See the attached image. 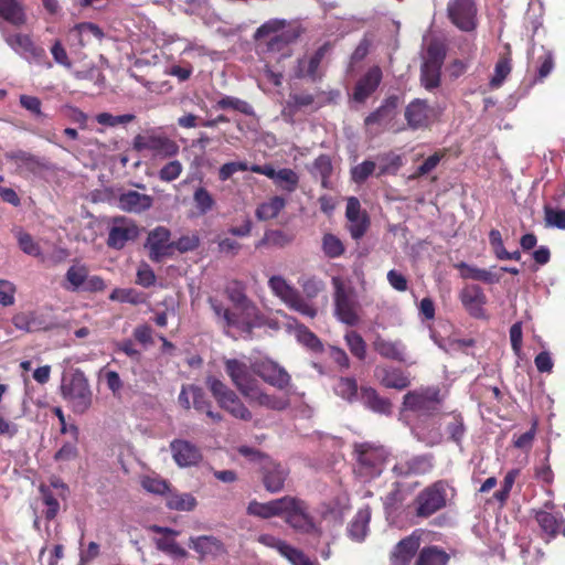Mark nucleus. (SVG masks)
<instances>
[{
  "label": "nucleus",
  "instance_id": "nucleus-1",
  "mask_svg": "<svg viewBox=\"0 0 565 565\" xmlns=\"http://www.w3.org/2000/svg\"><path fill=\"white\" fill-rule=\"evenodd\" d=\"M225 372L241 394L252 404L281 412L289 407L287 397L266 393L254 377V362L249 359H226Z\"/></svg>",
  "mask_w": 565,
  "mask_h": 565
},
{
  "label": "nucleus",
  "instance_id": "nucleus-2",
  "mask_svg": "<svg viewBox=\"0 0 565 565\" xmlns=\"http://www.w3.org/2000/svg\"><path fill=\"white\" fill-rule=\"evenodd\" d=\"M297 33L287 25L284 19H271L262 24L255 32V39L266 41V51L279 55L278 61L291 56L290 44L296 40Z\"/></svg>",
  "mask_w": 565,
  "mask_h": 565
},
{
  "label": "nucleus",
  "instance_id": "nucleus-3",
  "mask_svg": "<svg viewBox=\"0 0 565 565\" xmlns=\"http://www.w3.org/2000/svg\"><path fill=\"white\" fill-rule=\"evenodd\" d=\"M210 305L214 315L225 328L249 333L263 323L259 310L252 301L232 310L224 308L220 301L212 298Z\"/></svg>",
  "mask_w": 565,
  "mask_h": 565
},
{
  "label": "nucleus",
  "instance_id": "nucleus-4",
  "mask_svg": "<svg viewBox=\"0 0 565 565\" xmlns=\"http://www.w3.org/2000/svg\"><path fill=\"white\" fill-rule=\"evenodd\" d=\"M61 393L76 414H84L92 406L93 392L87 377L79 369H75L68 375L63 376Z\"/></svg>",
  "mask_w": 565,
  "mask_h": 565
},
{
  "label": "nucleus",
  "instance_id": "nucleus-5",
  "mask_svg": "<svg viewBox=\"0 0 565 565\" xmlns=\"http://www.w3.org/2000/svg\"><path fill=\"white\" fill-rule=\"evenodd\" d=\"M206 385L216 399L221 408L226 411L233 417L248 422L253 418L252 412L239 399L237 394L225 383L214 376L206 379Z\"/></svg>",
  "mask_w": 565,
  "mask_h": 565
},
{
  "label": "nucleus",
  "instance_id": "nucleus-6",
  "mask_svg": "<svg viewBox=\"0 0 565 565\" xmlns=\"http://www.w3.org/2000/svg\"><path fill=\"white\" fill-rule=\"evenodd\" d=\"M268 286L287 307L299 312L307 318H315L317 309L309 303L300 292L291 286L284 277L273 276L268 280Z\"/></svg>",
  "mask_w": 565,
  "mask_h": 565
},
{
  "label": "nucleus",
  "instance_id": "nucleus-7",
  "mask_svg": "<svg viewBox=\"0 0 565 565\" xmlns=\"http://www.w3.org/2000/svg\"><path fill=\"white\" fill-rule=\"evenodd\" d=\"M355 452L358 456L355 471L361 478L369 480L381 475L387 459V451L383 447L360 444L355 446Z\"/></svg>",
  "mask_w": 565,
  "mask_h": 565
},
{
  "label": "nucleus",
  "instance_id": "nucleus-8",
  "mask_svg": "<svg viewBox=\"0 0 565 565\" xmlns=\"http://www.w3.org/2000/svg\"><path fill=\"white\" fill-rule=\"evenodd\" d=\"M254 373L267 384L280 391H286L282 397H287L289 402L290 395L296 393L291 386V376L289 373L273 360L264 359L254 361Z\"/></svg>",
  "mask_w": 565,
  "mask_h": 565
},
{
  "label": "nucleus",
  "instance_id": "nucleus-9",
  "mask_svg": "<svg viewBox=\"0 0 565 565\" xmlns=\"http://www.w3.org/2000/svg\"><path fill=\"white\" fill-rule=\"evenodd\" d=\"M439 404L440 396L438 387H419L404 395L402 409L413 412L417 415H429L438 409Z\"/></svg>",
  "mask_w": 565,
  "mask_h": 565
},
{
  "label": "nucleus",
  "instance_id": "nucleus-10",
  "mask_svg": "<svg viewBox=\"0 0 565 565\" xmlns=\"http://www.w3.org/2000/svg\"><path fill=\"white\" fill-rule=\"evenodd\" d=\"M132 145L138 152H147L153 157H172L179 151V146L173 140L154 131L137 135Z\"/></svg>",
  "mask_w": 565,
  "mask_h": 565
},
{
  "label": "nucleus",
  "instance_id": "nucleus-11",
  "mask_svg": "<svg viewBox=\"0 0 565 565\" xmlns=\"http://www.w3.org/2000/svg\"><path fill=\"white\" fill-rule=\"evenodd\" d=\"M39 491L40 501L44 507L42 513L47 521H51L58 514L61 501L66 499L68 488L63 481L54 479L50 484H41Z\"/></svg>",
  "mask_w": 565,
  "mask_h": 565
},
{
  "label": "nucleus",
  "instance_id": "nucleus-12",
  "mask_svg": "<svg viewBox=\"0 0 565 565\" xmlns=\"http://www.w3.org/2000/svg\"><path fill=\"white\" fill-rule=\"evenodd\" d=\"M332 285L334 287V312L337 318L348 326H355L359 322L355 301L340 278L333 277Z\"/></svg>",
  "mask_w": 565,
  "mask_h": 565
},
{
  "label": "nucleus",
  "instance_id": "nucleus-13",
  "mask_svg": "<svg viewBox=\"0 0 565 565\" xmlns=\"http://www.w3.org/2000/svg\"><path fill=\"white\" fill-rule=\"evenodd\" d=\"M450 21L461 31H472L477 25L475 0H450L447 6Z\"/></svg>",
  "mask_w": 565,
  "mask_h": 565
},
{
  "label": "nucleus",
  "instance_id": "nucleus-14",
  "mask_svg": "<svg viewBox=\"0 0 565 565\" xmlns=\"http://www.w3.org/2000/svg\"><path fill=\"white\" fill-rule=\"evenodd\" d=\"M7 44L21 57L30 63L45 64L51 67L50 62H45V51L36 46L26 34L17 33L4 38Z\"/></svg>",
  "mask_w": 565,
  "mask_h": 565
},
{
  "label": "nucleus",
  "instance_id": "nucleus-15",
  "mask_svg": "<svg viewBox=\"0 0 565 565\" xmlns=\"http://www.w3.org/2000/svg\"><path fill=\"white\" fill-rule=\"evenodd\" d=\"M104 36L102 29L89 22L74 25L67 33V43L74 54L81 55L84 47L90 45L94 40L100 41Z\"/></svg>",
  "mask_w": 565,
  "mask_h": 565
},
{
  "label": "nucleus",
  "instance_id": "nucleus-16",
  "mask_svg": "<svg viewBox=\"0 0 565 565\" xmlns=\"http://www.w3.org/2000/svg\"><path fill=\"white\" fill-rule=\"evenodd\" d=\"M139 230L127 217H115L109 230L107 244L114 249H121L128 242L137 238Z\"/></svg>",
  "mask_w": 565,
  "mask_h": 565
},
{
  "label": "nucleus",
  "instance_id": "nucleus-17",
  "mask_svg": "<svg viewBox=\"0 0 565 565\" xmlns=\"http://www.w3.org/2000/svg\"><path fill=\"white\" fill-rule=\"evenodd\" d=\"M416 512L419 516H429L440 510L446 504L444 487L441 483H435L420 492L416 499Z\"/></svg>",
  "mask_w": 565,
  "mask_h": 565
},
{
  "label": "nucleus",
  "instance_id": "nucleus-18",
  "mask_svg": "<svg viewBox=\"0 0 565 565\" xmlns=\"http://www.w3.org/2000/svg\"><path fill=\"white\" fill-rule=\"evenodd\" d=\"M171 233L163 226H158L148 234L146 247L149 250V257L153 262H161L163 258L172 255Z\"/></svg>",
  "mask_w": 565,
  "mask_h": 565
},
{
  "label": "nucleus",
  "instance_id": "nucleus-19",
  "mask_svg": "<svg viewBox=\"0 0 565 565\" xmlns=\"http://www.w3.org/2000/svg\"><path fill=\"white\" fill-rule=\"evenodd\" d=\"M258 457L260 458L263 482L266 490L269 492L280 491L284 488L285 480L288 476V470L268 457L260 455H258Z\"/></svg>",
  "mask_w": 565,
  "mask_h": 565
},
{
  "label": "nucleus",
  "instance_id": "nucleus-20",
  "mask_svg": "<svg viewBox=\"0 0 565 565\" xmlns=\"http://www.w3.org/2000/svg\"><path fill=\"white\" fill-rule=\"evenodd\" d=\"M423 535V530H415L411 535L401 540L392 553V565H411L414 555L420 546Z\"/></svg>",
  "mask_w": 565,
  "mask_h": 565
},
{
  "label": "nucleus",
  "instance_id": "nucleus-21",
  "mask_svg": "<svg viewBox=\"0 0 565 565\" xmlns=\"http://www.w3.org/2000/svg\"><path fill=\"white\" fill-rule=\"evenodd\" d=\"M328 52V46L322 45L311 54H307L297 61L294 74L298 78H320V65Z\"/></svg>",
  "mask_w": 565,
  "mask_h": 565
},
{
  "label": "nucleus",
  "instance_id": "nucleus-22",
  "mask_svg": "<svg viewBox=\"0 0 565 565\" xmlns=\"http://www.w3.org/2000/svg\"><path fill=\"white\" fill-rule=\"evenodd\" d=\"M149 530L154 533L162 534L161 537H157L154 540L158 550L174 558H184L188 556L186 551L174 540V537L179 535V531L159 525H151Z\"/></svg>",
  "mask_w": 565,
  "mask_h": 565
},
{
  "label": "nucleus",
  "instance_id": "nucleus-23",
  "mask_svg": "<svg viewBox=\"0 0 565 565\" xmlns=\"http://www.w3.org/2000/svg\"><path fill=\"white\" fill-rule=\"evenodd\" d=\"M345 216L349 221V232L352 238H361L369 227V218L361 211V204L356 198L351 196L348 199Z\"/></svg>",
  "mask_w": 565,
  "mask_h": 565
},
{
  "label": "nucleus",
  "instance_id": "nucleus-24",
  "mask_svg": "<svg viewBox=\"0 0 565 565\" xmlns=\"http://www.w3.org/2000/svg\"><path fill=\"white\" fill-rule=\"evenodd\" d=\"M289 507L284 509L282 515L286 521L296 530L309 533L315 529V524L306 511V505L302 501L291 497Z\"/></svg>",
  "mask_w": 565,
  "mask_h": 565
},
{
  "label": "nucleus",
  "instance_id": "nucleus-25",
  "mask_svg": "<svg viewBox=\"0 0 565 565\" xmlns=\"http://www.w3.org/2000/svg\"><path fill=\"white\" fill-rule=\"evenodd\" d=\"M172 457L179 467H191L198 465L202 455L200 449L183 439H175L170 444Z\"/></svg>",
  "mask_w": 565,
  "mask_h": 565
},
{
  "label": "nucleus",
  "instance_id": "nucleus-26",
  "mask_svg": "<svg viewBox=\"0 0 565 565\" xmlns=\"http://www.w3.org/2000/svg\"><path fill=\"white\" fill-rule=\"evenodd\" d=\"M153 204V198L135 190L124 191L118 195V207L128 213L140 214Z\"/></svg>",
  "mask_w": 565,
  "mask_h": 565
},
{
  "label": "nucleus",
  "instance_id": "nucleus-27",
  "mask_svg": "<svg viewBox=\"0 0 565 565\" xmlns=\"http://www.w3.org/2000/svg\"><path fill=\"white\" fill-rule=\"evenodd\" d=\"M12 323L17 329L24 332L49 330L53 327V322H51L46 316L40 311L19 312L13 316Z\"/></svg>",
  "mask_w": 565,
  "mask_h": 565
},
{
  "label": "nucleus",
  "instance_id": "nucleus-28",
  "mask_svg": "<svg viewBox=\"0 0 565 565\" xmlns=\"http://www.w3.org/2000/svg\"><path fill=\"white\" fill-rule=\"evenodd\" d=\"M375 377L387 388L402 391L411 385L409 375L397 367L377 366Z\"/></svg>",
  "mask_w": 565,
  "mask_h": 565
},
{
  "label": "nucleus",
  "instance_id": "nucleus-29",
  "mask_svg": "<svg viewBox=\"0 0 565 565\" xmlns=\"http://www.w3.org/2000/svg\"><path fill=\"white\" fill-rule=\"evenodd\" d=\"M382 81V71L379 66L371 67L356 83L353 98L356 102H364L370 97Z\"/></svg>",
  "mask_w": 565,
  "mask_h": 565
},
{
  "label": "nucleus",
  "instance_id": "nucleus-30",
  "mask_svg": "<svg viewBox=\"0 0 565 565\" xmlns=\"http://www.w3.org/2000/svg\"><path fill=\"white\" fill-rule=\"evenodd\" d=\"M292 504L291 497H284L266 503L252 501L247 507L250 515L268 519L276 515H282L284 509Z\"/></svg>",
  "mask_w": 565,
  "mask_h": 565
},
{
  "label": "nucleus",
  "instance_id": "nucleus-31",
  "mask_svg": "<svg viewBox=\"0 0 565 565\" xmlns=\"http://www.w3.org/2000/svg\"><path fill=\"white\" fill-rule=\"evenodd\" d=\"M189 546L201 557L217 556L225 552L222 542L212 535L191 536Z\"/></svg>",
  "mask_w": 565,
  "mask_h": 565
},
{
  "label": "nucleus",
  "instance_id": "nucleus-32",
  "mask_svg": "<svg viewBox=\"0 0 565 565\" xmlns=\"http://www.w3.org/2000/svg\"><path fill=\"white\" fill-rule=\"evenodd\" d=\"M460 299L465 308L475 317L482 316V307L487 301L482 289L477 285H470L462 289Z\"/></svg>",
  "mask_w": 565,
  "mask_h": 565
},
{
  "label": "nucleus",
  "instance_id": "nucleus-33",
  "mask_svg": "<svg viewBox=\"0 0 565 565\" xmlns=\"http://www.w3.org/2000/svg\"><path fill=\"white\" fill-rule=\"evenodd\" d=\"M431 109L423 99L413 100L405 109V118L411 128L417 129L427 125Z\"/></svg>",
  "mask_w": 565,
  "mask_h": 565
},
{
  "label": "nucleus",
  "instance_id": "nucleus-34",
  "mask_svg": "<svg viewBox=\"0 0 565 565\" xmlns=\"http://www.w3.org/2000/svg\"><path fill=\"white\" fill-rule=\"evenodd\" d=\"M374 350L383 358L399 362L406 361V348L402 341H392L377 337L373 342Z\"/></svg>",
  "mask_w": 565,
  "mask_h": 565
},
{
  "label": "nucleus",
  "instance_id": "nucleus-35",
  "mask_svg": "<svg viewBox=\"0 0 565 565\" xmlns=\"http://www.w3.org/2000/svg\"><path fill=\"white\" fill-rule=\"evenodd\" d=\"M433 468L431 456H418L408 462L395 465L393 470L399 476L424 475Z\"/></svg>",
  "mask_w": 565,
  "mask_h": 565
},
{
  "label": "nucleus",
  "instance_id": "nucleus-36",
  "mask_svg": "<svg viewBox=\"0 0 565 565\" xmlns=\"http://www.w3.org/2000/svg\"><path fill=\"white\" fill-rule=\"evenodd\" d=\"M6 158L11 160L15 164L19 173L22 174L35 173L41 168V163L36 157L22 150L8 152Z\"/></svg>",
  "mask_w": 565,
  "mask_h": 565
},
{
  "label": "nucleus",
  "instance_id": "nucleus-37",
  "mask_svg": "<svg viewBox=\"0 0 565 565\" xmlns=\"http://www.w3.org/2000/svg\"><path fill=\"white\" fill-rule=\"evenodd\" d=\"M362 403L371 411L379 414L391 413V402L386 398L381 397L375 390L371 387H362L360 393Z\"/></svg>",
  "mask_w": 565,
  "mask_h": 565
},
{
  "label": "nucleus",
  "instance_id": "nucleus-38",
  "mask_svg": "<svg viewBox=\"0 0 565 565\" xmlns=\"http://www.w3.org/2000/svg\"><path fill=\"white\" fill-rule=\"evenodd\" d=\"M458 268L461 271V277L465 279L479 280L486 284H497L501 279L500 274L491 269H483L465 263L459 264Z\"/></svg>",
  "mask_w": 565,
  "mask_h": 565
},
{
  "label": "nucleus",
  "instance_id": "nucleus-39",
  "mask_svg": "<svg viewBox=\"0 0 565 565\" xmlns=\"http://www.w3.org/2000/svg\"><path fill=\"white\" fill-rule=\"evenodd\" d=\"M0 17L15 26L25 23V13L18 0H0Z\"/></svg>",
  "mask_w": 565,
  "mask_h": 565
},
{
  "label": "nucleus",
  "instance_id": "nucleus-40",
  "mask_svg": "<svg viewBox=\"0 0 565 565\" xmlns=\"http://www.w3.org/2000/svg\"><path fill=\"white\" fill-rule=\"evenodd\" d=\"M196 504V499L191 493L169 490L166 495V505L170 510L190 512Z\"/></svg>",
  "mask_w": 565,
  "mask_h": 565
},
{
  "label": "nucleus",
  "instance_id": "nucleus-41",
  "mask_svg": "<svg viewBox=\"0 0 565 565\" xmlns=\"http://www.w3.org/2000/svg\"><path fill=\"white\" fill-rule=\"evenodd\" d=\"M88 275V268L83 264L72 265L66 274L65 279L67 285L65 288L71 291L83 290Z\"/></svg>",
  "mask_w": 565,
  "mask_h": 565
},
{
  "label": "nucleus",
  "instance_id": "nucleus-42",
  "mask_svg": "<svg viewBox=\"0 0 565 565\" xmlns=\"http://www.w3.org/2000/svg\"><path fill=\"white\" fill-rule=\"evenodd\" d=\"M449 555L437 546L424 547L416 559L415 565H447Z\"/></svg>",
  "mask_w": 565,
  "mask_h": 565
},
{
  "label": "nucleus",
  "instance_id": "nucleus-43",
  "mask_svg": "<svg viewBox=\"0 0 565 565\" xmlns=\"http://www.w3.org/2000/svg\"><path fill=\"white\" fill-rule=\"evenodd\" d=\"M371 512L367 508L359 510L349 526V535L354 541L361 542L366 536Z\"/></svg>",
  "mask_w": 565,
  "mask_h": 565
},
{
  "label": "nucleus",
  "instance_id": "nucleus-44",
  "mask_svg": "<svg viewBox=\"0 0 565 565\" xmlns=\"http://www.w3.org/2000/svg\"><path fill=\"white\" fill-rule=\"evenodd\" d=\"M286 201L281 196H273L267 202L262 203L255 214L259 221H267L276 217L285 207Z\"/></svg>",
  "mask_w": 565,
  "mask_h": 565
},
{
  "label": "nucleus",
  "instance_id": "nucleus-45",
  "mask_svg": "<svg viewBox=\"0 0 565 565\" xmlns=\"http://www.w3.org/2000/svg\"><path fill=\"white\" fill-rule=\"evenodd\" d=\"M274 183L277 188L291 193L298 188L299 175L292 169H279Z\"/></svg>",
  "mask_w": 565,
  "mask_h": 565
},
{
  "label": "nucleus",
  "instance_id": "nucleus-46",
  "mask_svg": "<svg viewBox=\"0 0 565 565\" xmlns=\"http://www.w3.org/2000/svg\"><path fill=\"white\" fill-rule=\"evenodd\" d=\"M184 13L205 20L211 13L209 0H180Z\"/></svg>",
  "mask_w": 565,
  "mask_h": 565
},
{
  "label": "nucleus",
  "instance_id": "nucleus-47",
  "mask_svg": "<svg viewBox=\"0 0 565 565\" xmlns=\"http://www.w3.org/2000/svg\"><path fill=\"white\" fill-rule=\"evenodd\" d=\"M15 238L18 241L19 247L21 250L30 256L33 257H41L42 256V249L38 242L34 241V238L23 230L19 228L15 231Z\"/></svg>",
  "mask_w": 565,
  "mask_h": 565
},
{
  "label": "nucleus",
  "instance_id": "nucleus-48",
  "mask_svg": "<svg viewBox=\"0 0 565 565\" xmlns=\"http://www.w3.org/2000/svg\"><path fill=\"white\" fill-rule=\"evenodd\" d=\"M441 66L423 63L420 81L426 89H433L439 86Z\"/></svg>",
  "mask_w": 565,
  "mask_h": 565
},
{
  "label": "nucleus",
  "instance_id": "nucleus-49",
  "mask_svg": "<svg viewBox=\"0 0 565 565\" xmlns=\"http://www.w3.org/2000/svg\"><path fill=\"white\" fill-rule=\"evenodd\" d=\"M193 201L200 214L204 215L213 210L215 200L212 194L203 186L194 190Z\"/></svg>",
  "mask_w": 565,
  "mask_h": 565
},
{
  "label": "nucleus",
  "instance_id": "nucleus-50",
  "mask_svg": "<svg viewBox=\"0 0 565 565\" xmlns=\"http://www.w3.org/2000/svg\"><path fill=\"white\" fill-rule=\"evenodd\" d=\"M322 250L327 257L337 258L344 253L345 248L338 236L327 233L322 237Z\"/></svg>",
  "mask_w": 565,
  "mask_h": 565
},
{
  "label": "nucleus",
  "instance_id": "nucleus-51",
  "mask_svg": "<svg viewBox=\"0 0 565 565\" xmlns=\"http://www.w3.org/2000/svg\"><path fill=\"white\" fill-rule=\"evenodd\" d=\"M334 392L338 396L353 402L358 397V385L354 379L341 377L334 386Z\"/></svg>",
  "mask_w": 565,
  "mask_h": 565
},
{
  "label": "nucleus",
  "instance_id": "nucleus-52",
  "mask_svg": "<svg viewBox=\"0 0 565 565\" xmlns=\"http://www.w3.org/2000/svg\"><path fill=\"white\" fill-rule=\"evenodd\" d=\"M345 343L351 353L360 360L366 354V345L363 338L355 331H348L344 335Z\"/></svg>",
  "mask_w": 565,
  "mask_h": 565
},
{
  "label": "nucleus",
  "instance_id": "nucleus-53",
  "mask_svg": "<svg viewBox=\"0 0 565 565\" xmlns=\"http://www.w3.org/2000/svg\"><path fill=\"white\" fill-rule=\"evenodd\" d=\"M445 56V44L438 40H434L428 44L424 63L443 66Z\"/></svg>",
  "mask_w": 565,
  "mask_h": 565
},
{
  "label": "nucleus",
  "instance_id": "nucleus-54",
  "mask_svg": "<svg viewBox=\"0 0 565 565\" xmlns=\"http://www.w3.org/2000/svg\"><path fill=\"white\" fill-rule=\"evenodd\" d=\"M536 521L545 533L550 535H555L557 533L562 519L556 518L548 511H539L536 513Z\"/></svg>",
  "mask_w": 565,
  "mask_h": 565
},
{
  "label": "nucleus",
  "instance_id": "nucleus-55",
  "mask_svg": "<svg viewBox=\"0 0 565 565\" xmlns=\"http://www.w3.org/2000/svg\"><path fill=\"white\" fill-rule=\"evenodd\" d=\"M398 105V98L395 96L388 97L384 105L376 109L374 113L370 114L365 118V125L371 126L373 124H377L382 120L384 116L394 110Z\"/></svg>",
  "mask_w": 565,
  "mask_h": 565
},
{
  "label": "nucleus",
  "instance_id": "nucleus-56",
  "mask_svg": "<svg viewBox=\"0 0 565 565\" xmlns=\"http://www.w3.org/2000/svg\"><path fill=\"white\" fill-rule=\"evenodd\" d=\"M216 106L220 109L232 108L245 115L253 114V107L247 102L231 96L221 98Z\"/></svg>",
  "mask_w": 565,
  "mask_h": 565
},
{
  "label": "nucleus",
  "instance_id": "nucleus-57",
  "mask_svg": "<svg viewBox=\"0 0 565 565\" xmlns=\"http://www.w3.org/2000/svg\"><path fill=\"white\" fill-rule=\"evenodd\" d=\"M331 171L332 164L328 156H320L315 160L312 173L321 178L323 186L328 185V178L330 177Z\"/></svg>",
  "mask_w": 565,
  "mask_h": 565
},
{
  "label": "nucleus",
  "instance_id": "nucleus-58",
  "mask_svg": "<svg viewBox=\"0 0 565 565\" xmlns=\"http://www.w3.org/2000/svg\"><path fill=\"white\" fill-rule=\"evenodd\" d=\"M134 119H135V116L131 114L114 116L109 113H100L96 116L97 122L103 126H107V127L126 125V124L131 122Z\"/></svg>",
  "mask_w": 565,
  "mask_h": 565
},
{
  "label": "nucleus",
  "instance_id": "nucleus-59",
  "mask_svg": "<svg viewBox=\"0 0 565 565\" xmlns=\"http://www.w3.org/2000/svg\"><path fill=\"white\" fill-rule=\"evenodd\" d=\"M376 163L365 160L351 169V177L355 183L364 182L375 171Z\"/></svg>",
  "mask_w": 565,
  "mask_h": 565
},
{
  "label": "nucleus",
  "instance_id": "nucleus-60",
  "mask_svg": "<svg viewBox=\"0 0 565 565\" xmlns=\"http://www.w3.org/2000/svg\"><path fill=\"white\" fill-rule=\"evenodd\" d=\"M281 556L288 559V562L291 565H318L317 563L312 562L307 555H305L301 551L290 546L289 544H287V546L284 547Z\"/></svg>",
  "mask_w": 565,
  "mask_h": 565
},
{
  "label": "nucleus",
  "instance_id": "nucleus-61",
  "mask_svg": "<svg viewBox=\"0 0 565 565\" xmlns=\"http://www.w3.org/2000/svg\"><path fill=\"white\" fill-rule=\"evenodd\" d=\"M544 214V220L547 227L565 230V210L546 206Z\"/></svg>",
  "mask_w": 565,
  "mask_h": 565
},
{
  "label": "nucleus",
  "instance_id": "nucleus-62",
  "mask_svg": "<svg viewBox=\"0 0 565 565\" xmlns=\"http://www.w3.org/2000/svg\"><path fill=\"white\" fill-rule=\"evenodd\" d=\"M141 486L145 490L154 494L167 495L168 491L170 490L167 481L158 477H145L141 480Z\"/></svg>",
  "mask_w": 565,
  "mask_h": 565
},
{
  "label": "nucleus",
  "instance_id": "nucleus-63",
  "mask_svg": "<svg viewBox=\"0 0 565 565\" xmlns=\"http://www.w3.org/2000/svg\"><path fill=\"white\" fill-rule=\"evenodd\" d=\"M510 72H511V65H510L509 58H507V57L501 58L497 63L495 68H494V74L490 81L491 87L498 88L499 86H501V84L503 83L505 77L510 74Z\"/></svg>",
  "mask_w": 565,
  "mask_h": 565
},
{
  "label": "nucleus",
  "instance_id": "nucleus-64",
  "mask_svg": "<svg viewBox=\"0 0 565 565\" xmlns=\"http://www.w3.org/2000/svg\"><path fill=\"white\" fill-rule=\"evenodd\" d=\"M183 170L180 161L173 160L164 164L159 171V178L164 182H171L178 179Z\"/></svg>",
  "mask_w": 565,
  "mask_h": 565
}]
</instances>
